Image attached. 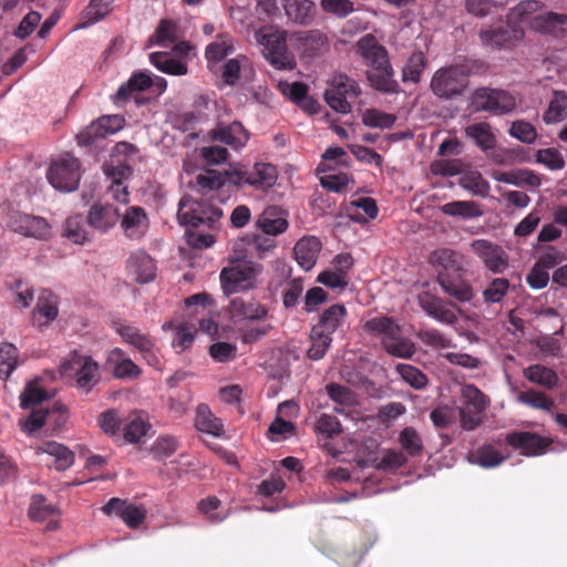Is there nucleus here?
<instances>
[{
	"label": "nucleus",
	"instance_id": "obj_1",
	"mask_svg": "<svg viewBox=\"0 0 567 567\" xmlns=\"http://www.w3.org/2000/svg\"><path fill=\"white\" fill-rule=\"evenodd\" d=\"M357 51L368 65L367 75L371 85L385 93L398 91V82L393 79L388 51L378 40L367 34L357 42Z\"/></svg>",
	"mask_w": 567,
	"mask_h": 567
},
{
	"label": "nucleus",
	"instance_id": "obj_2",
	"mask_svg": "<svg viewBox=\"0 0 567 567\" xmlns=\"http://www.w3.org/2000/svg\"><path fill=\"white\" fill-rule=\"evenodd\" d=\"M470 69L465 64L440 68L431 79L430 89L441 100L461 96L468 86Z\"/></svg>",
	"mask_w": 567,
	"mask_h": 567
},
{
	"label": "nucleus",
	"instance_id": "obj_3",
	"mask_svg": "<svg viewBox=\"0 0 567 567\" xmlns=\"http://www.w3.org/2000/svg\"><path fill=\"white\" fill-rule=\"evenodd\" d=\"M487 396L474 384H464L460 392L457 412L460 426L464 431H474L484 422V413L488 406Z\"/></svg>",
	"mask_w": 567,
	"mask_h": 567
},
{
	"label": "nucleus",
	"instance_id": "obj_4",
	"mask_svg": "<svg viewBox=\"0 0 567 567\" xmlns=\"http://www.w3.org/2000/svg\"><path fill=\"white\" fill-rule=\"evenodd\" d=\"M223 216V210L204 200L183 197L179 202L177 218L181 225L199 228H214Z\"/></svg>",
	"mask_w": 567,
	"mask_h": 567
},
{
	"label": "nucleus",
	"instance_id": "obj_5",
	"mask_svg": "<svg viewBox=\"0 0 567 567\" xmlns=\"http://www.w3.org/2000/svg\"><path fill=\"white\" fill-rule=\"evenodd\" d=\"M471 104L478 112H488L494 115L512 113L517 107L514 95L508 91L492 87H478L471 96Z\"/></svg>",
	"mask_w": 567,
	"mask_h": 567
},
{
	"label": "nucleus",
	"instance_id": "obj_6",
	"mask_svg": "<svg viewBox=\"0 0 567 567\" xmlns=\"http://www.w3.org/2000/svg\"><path fill=\"white\" fill-rule=\"evenodd\" d=\"M80 162L69 153L55 159L48 172L50 184L61 192H73L80 183Z\"/></svg>",
	"mask_w": 567,
	"mask_h": 567
},
{
	"label": "nucleus",
	"instance_id": "obj_7",
	"mask_svg": "<svg viewBox=\"0 0 567 567\" xmlns=\"http://www.w3.org/2000/svg\"><path fill=\"white\" fill-rule=\"evenodd\" d=\"M259 271V267L250 261L224 268L219 276L224 293L230 296L254 288Z\"/></svg>",
	"mask_w": 567,
	"mask_h": 567
},
{
	"label": "nucleus",
	"instance_id": "obj_8",
	"mask_svg": "<svg viewBox=\"0 0 567 567\" xmlns=\"http://www.w3.org/2000/svg\"><path fill=\"white\" fill-rule=\"evenodd\" d=\"M361 93L359 84L346 74H338L330 81L324 92L327 104L337 113L348 114L351 104L348 97H357Z\"/></svg>",
	"mask_w": 567,
	"mask_h": 567
},
{
	"label": "nucleus",
	"instance_id": "obj_9",
	"mask_svg": "<svg viewBox=\"0 0 567 567\" xmlns=\"http://www.w3.org/2000/svg\"><path fill=\"white\" fill-rule=\"evenodd\" d=\"M264 55L272 66L279 70H292L296 68V59L287 49V35L285 32H272L262 35Z\"/></svg>",
	"mask_w": 567,
	"mask_h": 567
},
{
	"label": "nucleus",
	"instance_id": "obj_10",
	"mask_svg": "<svg viewBox=\"0 0 567 567\" xmlns=\"http://www.w3.org/2000/svg\"><path fill=\"white\" fill-rule=\"evenodd\" d=\"M470 247L493 274H503L509 267V256L502 246L487 239H475Z\"/></svg>",
	"mask_w": 567,
	"mask_h": 567
},
{
	"label": "nucleus",
	"instance_id": "obj_11",
	"mask_svg": "<svg viewBox=\"0 0 567 567\" xmlns=\"http://www.w3.org/2000/svg\"><path fill=\"white\" fill-rule=\"evenodd\" d=\"M524 38V30L517 24L497 28H485L478 31V39L483 47L491 50H505L513 47Z\"/></svg>",
	"mask_w": 567,
	"mask_h": 567
},
{
	"label": "nucleus",
	"instance_id": "obj_12",
	"mask_svg": "<svg viewBox=\"0 0 567 567\" xmlns=\"http://www.w3.org/2000/svg\"><path fill=\"white\" fill-rule=\"evenodd\" d=\"M8 227L25 237L45 239L50 236V225L40 216H32L20 212L9 215Z\"/></svg>",
	"mask_w": 567,
	"mask_h": 567
},
{
	"label": "nucleus",
	"instance_id": "obj_13",
	"mask_svg": "<svg viewBox=\"0 0 567 567\" xmlns=\"http://www.w3.org/2000/svg\"><path fill=\"white\" fill-rule=\"evenodd\" d=\"M228 312L230 320L235 324H247L249 322H262L268 317L266 306L254 299L234 298L229 306Z\"/></svg>",
	"mask_w": 567,
	"mask_h": 567
},
{
	"label": "nucleus",
	"instance_id": "obj_14",
	"mask_svg": "<svg viewBox=\"0 0 567 567\" xmlns=\"http://www.w3.org/2000/svg\"><path fill=\"white\" fill-rule=\"evenodd\" d=\"M123 125L124 118L120 115L102 116L76 135L78 143L83 146L91 145L96 140L118 132Z\"/></svg>",
	"mask_w": 567,
	"mask_h": 567
},
{
	"label": "nucleus",
	"instance_id": "obj_15",
	"mask_svg": "<svg viewBox=\"0 0 567 567\" xmlns=\"http://www.w3.org/2000/svg\"><path fill=\"white\" fill-rule=\"evenodd\" d=\"M506 442L525 456H539L546 453L553 440L532 432H513L507 434Z\"/></svg>",
	"mask_w": 567,
	"mask_h": 567
},
{
	"label": "nucleus",
	"instance_id": "obj_16",
	"mask_svg": "<svg viewBox=\"0 0 567 567\" xmlns=\"http://www.w3.org/2000/svg\"><path fill=\"white\" fill-rule=\"evenodd\" d=\"M102 511L109 516L120 517L128 527H138L146 517V509L143 506H136L125 499L117 497L111 498Z\"/></svg>",
	"mask_w": 567,
	"mask_h": 567
},
{
	"label": "nucleus",
	"instance_id": "obj_17",
	"mask_svg": "<svg viewBox=\"0 0 567 567\" xmlns=\"http://www.w3.org/2000/svg\"><path fill=\"white\" fill-rule=\"evenodd\" d=\"M208 135L210 140L221 142L234 150L243 148L249 140V133L238 121L229 124L218 121Z\"/></svg>",
	"mask_w": 567,
	"mask_h": 567
},
{
	"label": "nucleus",
	"instance_id": "obj_18",
	"mask_svg": "<svg viewBox=\"0 0 567 567\" xmlns=\"http://www.w3.org/2000/svg\"><path fill=\"white\" fill-rule=\"evenodd\" d=\"M35 454H45L50 460L45 463L49 467H54L59 472L70 468L75 460L74 453L65 445L48 441L35 447Z\"/></svg>",
	"mask_w": 567,
	"mask_h": 567
},
{
	"label": "nucleus",
	"instance_id": "obj_19",
	"mask_svg": "<svg viewBox=\"0 0 567 567\" xmlns=\"http://www.w3.org/2000/svg\"><path fill=\"white\" fill-rule=\"evenodd\" d=\"M120 217L118 207L109 203H96L87 213V224L101 233H106L117 224Z\"/></svg>",
	"mask_w": 567,
	"mask_h": 567
},
{
	"label": "nucleus",
	"instance_id": "obj_20",
	"mask_svg": "<svg viewBox=\"0 0 567 567\" xmlns=\"http://www.w3.org/2000/svg\"><path fill=\"white\" fill-rule=\"evenodd\" d=\"M530 28L544 34L561 37L567 33V14L547 11L532 18Z\"/></svg>",
	"mask_w": 567,
	"mask_h": 567
},
{
	"label": "nucleus",
	"instance_id": "obj_21",
	"mask_svg": "<svg viewBox=\"0 0 567 567\" xmlns=\"http://www.w3.org/2000/svg\"><path fill=\"white\" fill-rule=\"evenodd\" d=\"M121 228L131 239H140L148 228V218L144 208L131 206L121 213Z\"/></svg>",
	"mask_w": 567,
	"mask_h": 567
},
{
	"label": "nucleus",
	"instance_id": "obj_22",
	"mask_svg": "<svg viewBox=\"0 0 567 567\" xmlns=\"http://www.w3.org/2000/svg\"><path fill=\"white\" fill-rule=\"evenodd\" d=\"M58 316V297L49 290H43L39 295L35 307L32 311L33 324H38V327L48 326L53 322Z\"/></svg>",
	"mask_w": 567,
	"mask_h": 567
},
{
	"label": "nucleus",
	"instance_id": "obj_23",
	"mask_svg": "<svg viewBox=\"0 0 567 567\" xmlns=\"http://www.w3.org/2000/svg\"><path fill=\"white\" fill-rule=\"evenodd\" d=\"M417 303L427 316L442 323L453 324L457 321L456 315L446 307L443 300L430 292L420 293L417 296Z\"/></svg>",
	"mask_w": 567,
	"mask_h": 567
},
{
	"label": "nucleus",
	"instance_id": "obj_24",
	"mask_svg": "<svg viewBox=\"0 0 567 567\" xmlns=\"http://www.w3.org/2000/svg\"><path fill=\"white\" fill-rule=\"evenodd\" d=\"M320 250L321 243L317 237H303L293 248L296 261L303 270L309 271L316 265Z\"/></svg>",
	"mask_w": 567,
	"mask_h": 567
},
{
	"label": "nucleus",
	"instance_id": "obj_25",
	"mask_svg": "<svg viewBox=\"0 0 567 567\" xmlns=\"http://www.w3.org/2000/svg\"><path fill=\"white\" fill-rule=\"evenodd\" d=\"M127 267L134 279L140 284H148L155 279V262L144 251L132 255L127 261Z\"/></svg>",
	"mask_w": 567,
	"mask_h": 567
},
{
	"label": "nucleus",
	"instance_id": "obj_26",
	"mask_svg": "<svg viewBox=\"0 0 567 567\" xmlns=\"http://www.w3.org/2000/svg\"><path fill=\"white\" fill-rule=\"evenodd\" d=\"M287 18L297 24H309L316 16V6L311 0H284Z\"/></svg>",
	"mask_w": 567,
	"mask_h": 567
},
{
	"label": "nucleus",
	"instance_id": "obj_27",
	"mask_svg": "<svg viewBox=\"0 0 567 567\" xmlns=\"http://www.w3.org/2000/svg\"><path fill=\"white\" fill-rule=\"evenodd\" d=\"M465 136L474 142V144L482 151H489L495 148L497 138L492 126L487 122H478L467 125L464 128Z\"/></svg>",
	"mask_w": 567,
	"mask_h": 567
},
{
	"label": "nucleus",
	"instance_id": "obj_28",
	"mask_svg": "<svg viewBox=\"0 0 567 567\" xmlns=\"http://www.w3.org/2000/svg\"><path fill=\"white\" fill-rule=\"evenodd\" d=\"M363 330L370 334L380 337L381 344L383 346L401 330V327L393 318L380 316L365 321Z\"/></svg>",
	"mask_w": 567,
	"mask_h": 567
},
{
	"label": "nucleus",
	"instance_id": "obj_29",
	"mask_svg": "<svg viewBox=\"0 0 567 567\" xmlns=\"http://www.w3.org/2000/svg\"><path fill=\"white\" fill-rule=\"evenodd\" d=\"M114 328L125 342L136 348L141 353H147L154 357V342L148 336L142 333L138 329L124 323H116Z\"/></svg>",
	"mask_w": 567,
	"mask_h": 567
},
{
	"label": "nucleus",
	"instance_id": "obj_30",
	"mask_svg": "<svg viewBox=\"0 0 567 567\" xmlns=\"http://www.w3.org/2000/svg\"><path fill=\"white\" fill-rule=\"evenodd\" d=\"M249 171L250 186L266 190L271 188L278 178L277 168L271 164L256 163Z\"/></svg>",
	"mask_w": 567,
	"mask_h": 567
},
{
	"label": "nucleus",
	"instance_id": "obj_31",
	"mask_svg": "<svg viewBox=\"0 0 567 567\" xmlns=\"http://www.w3.org/2000/svg\"><path fill=\"white\" fill-rule=\"evenodd\" d=\"M112 2L113 0H91L82 12L75 30L85 29L103 20L111 12Z\"/></svg>",
	"mask_w": 567,
	"mask_h": 567
},
{
	"label": "nucleus",
	"instance_id": "obj_32",
	"mask_svg": "<svg viewBox=\"0 0 567 567\" xmlns=\"http://www.w3.org/2000/svg\"><path fill=\"white\" fill-rule=\"evenodd\" d=\"M346 313L343 305H333L321 313L319 322L313 328L331 337L343 323Z\"/></svg>",
	"mask_w": 567,
	"mask_h": 567
},
{
	"label": "nucleus",
	"instance_id": "obj_33",
	"mask_svg": "<svg viewBox=\"0 0 567 567\" xmlns=\"http://www.w3.org/2000/svg\"><path fill=\"white\" fill-rule=\"evenodd\" d=\"M258 226L269 235H279L288 228V221L284 213L276 207H269L260 215Z\"/></svg>",
	"mask_w": 567,
	"mask_h": 567
},
{
	"label": "nucleus",
	"instance_id": "obj_34",
	"mask_svg": "<svg viewBox=\"0 0 567 567\" xmlns=\"http://www.w3.org/2000/svg\"><path fill=\"white\" fill-rule=\"evenodd\" d=\"M429 262L435 267H441L443 270H462L464 257L453 249L440 248L430 254Z\"/></svg>",
	"mask_w": 567,
	"mask_h": 567
},
{
	"label": "nucleus",
	"instance_id": "obj_35",
	"mask_svg": "<svg viewBox=\"0 0 567 567\" xmlns=\"http://www.w3.org/2000/svg\"><path fill=\"white\" fill-rule=\"evenodd\" d=\"M437 282L445 293L455 298L457 301L465 302L473 298L472 288L467 284L460 280H452L444 271L437 274Z\"/></svg>",
	"mask_w": 567,
	"mask_h": 567
},
{
	"label": "nucleus",
	"instance_id": "obj_36",
	"mask_svg": "<svg viewBox=\"0 0 567 567\" xmlns=\"http://www.w3.org/2000/svg\"><path fill=\"white\" fill-rule=\"evenodd\" d=\"M567 116V92L555 90L549 101L548 107L543 114V121L546 124H555Z\"/></svg>",
	"mask_w": 567,
	"mask_h": 567
},
{
	"label": "nucleus",
	"instance_id": "obj_37",
	"mask_svg": "<svg viewBox=\"0 0 567 567\" xmlns=\"http://www.w3.org/2000/svg\"><path fill=\"white\" fill-rule=\"evenodd\" d=\"M460 186L473 194L474 196L487 197L489 194V184L486 179L483 178L482 174L478 171L470 169L465 171L461 174Z\"/></svg>",
	"mask_w": 567,
	"mask_h": 567
},
{
	"label": "nucleus",
	"instance_id": "obj_38",
	"mask_svg": "<svg viewBox=\"0 0 567 567\" xmlns=\"http://www.w3.org/2000/svg\"><path fill=\"white\" fill-rule=\"evenodd\" d=\"M196 427L204 433L220 436L223 434V423L217 419L206 404H199L196 410Z\"/></svg>",
	"mask_w": 567,
	"mask_h": 567
},
{
	"label": "nucleus",
	"instance_id": "obj_39",
	"mask_svg": "<svg viewBox=\"0 0 567 567\" xmlns=\"http://www.w3.org/2000/svg\"><path fill=\"white\" fill-rule=\"evenodd\" d=\"M150 61L156 69L171 75H185L188 71L185 62L172 58L167 52H153Z\"/></svg>",
	"mask_w": 567,
	"mask_h": 567
},
{
	"label": "nucleus",
	"instance_id": "obj_40",
	"mask_svg": "<svg viewBox=\"0 0 567 567\" xmlns=\"http://www.w3.org/2000/svg\"><path fill=\"white\" fill-rule=\"evenodd\" d=\"M441 210L447 216L462 217L465 219L477 218L483 215L480 205L473 200L450 202L444 204Z\"/></svg>",
	"mask_w": 567,
	"mask_h": 567
},
{
	"label": "nucleus",
	"instance_id": "obj_41",
	"mask_svg": "<svg viewBox=\"0 0 567 567\" xmlns=\"http://www.w3.org/2000/svg\"><path fill=\"white\" fill-rule=\"evenodd\" d=\"M382 348L392 357L410 359L415 353V344L402 334V329L395 333Z\"/></svg>",
	"mask_w": 567,
	"mask_h": 567
},
{
	"label": "nucleus",
	"instance_id": "obj_42",
	"mask_svg": "<svg viewBox=\"0 0 567 567\" xmlns=\"http://www.w3.org/2000/svg\"><path fill=\"white\" fill-rule=\"evenodd\" d=\"M225 184L226 177L224 173L216 169H207L195 177L194 187L202 195H207L213 190L221 188Z\"/></svg>",
	"mask_w": 567,
	"mask_h": 567
},
{
	"label": "nucleus",
	"instance_id": "obj_43",
	"mask_svg": "<svg viewBox=\"0 0 567 567\" xmlns=\"http://www.w3.org/2000/svg\"><path fill=\"white\" fill-rule=\"evenodd\" d=\"M73 381L79 390L89 393L100 381L99 364L89 357Z\"/></svg>",
	"mask_w": 567,
	"mask_h": 567
},
{
	"label": "nucleus",
	"instance_id": "obj_44",
	"mask_svg": "<svg viewBox=\"0 0 567 567\" xmlns=\"http://www.w3.org/2000/svg\"><path fill=\"white\" fill-rule=\"evenodd\" d=\"M524 377L536 384L554 389L558 383L557 374L549 368L540 364L529 365L524 370Z\"/></svg>",
	"mask_w": 567,
	"mask_h": 567
},
{
	"label": "nucleus",
	"instance_id": "obj_45",
	"mask_svg": "<svg viewBox=\"0 0 567 567\" xmlns=\"http://www.w3.org/2000/svg\"><path fill=\"white\" fill-rule=\"evenodd\" d=\"M504 460L505 457L492 445H483L468 454L470 463L485 468L498 466Z\"/></svg>",
	"mask_w": 567,
	"mask_h": 567
},
{
	"label": "nucleus",
	"instance_id": "obj_46",
	"mask_svg": "<svg viewBox=\"0 0 567 567\" xmlns=\"http://www.w3.org/2000/svg\"><path fill=\"white\" fill-rule=\"evenodd\" d=\"M150 429L151 424L145 421L142 414H131L123 427L124 437L130 443H137Z\"/></svg>",
	"mask_w": 567,
	"mask_h": 567
},
{
	"label": "nucleus",
	"instance_id": "obj_47",
	"mask_svg": "<svg viewBox=\"0 0 567 567\" xmlns=\"http://www.w3.org/2000/svg\"><path fill=\"white\" fill-rule=\"evenodd\" d=\"M177 38V24L172 20H161L155 32L148 40V47L157 44L161 47H168L169 44L176 43Z\"/></svg>",
	"mask_w": 567,
	"mask_h": 567
},
{
	"label": "nucleus",
	"instance_id": "obj_48",
	"mask_svg": "<svg viewBox=\"0 0 567 567\" xmlns=\"http://www.w3.org/2000/svg\"><path fill=\"white\" fill-rule=\"evenodd\" d=\"M326 391L329 398L334 401L340 408H334L337 413H343L344 408L353 406L358 403L357 396L349 388L338 384L330 383L326 386Z\"/></svg>",
	"mask_w": 567,
	"mask_h": 567
},
{
	"label": "nucleus",
	"instance_id": "obj_49",
	"mask_svg": "<svg viewBox=\"0 0 567 567\" xmlns=\"http://www.w3.org/2000/svg\"><path fill=\"white\" fill-rule=\"evenodd\" d=\"M152 79L147 73L138 72L134 73L126 83H123L115 95L118 101H125L128 99L132 92L145 91L151 87Z\"/></svg>",
	"mask_w": 567,
	"mask_h": 567
},
{
	"label": "nucleus",
	"instance_id": "obj_50",
	"mask_svg": "<svg viewBox=\"0 0 567 567\" xmlns=\"http://www.w3.org/2000/svg\"><path fill=\"white\" fill-rule=\"evenodd\" d=\"M517 401L533 409L544 410L547 412L551 411L555 405L553 399L548 398L545 393L534 389L519 392L517 395Z\"/></svg>",
	"mask_w": 567,
	"mask_h": 567
},
{
	"label": "nucleus",
	"instance_id": "obj_51",
	"mask_svg": "<svg viewBox=\"0 0 567 567\" xmlns=\"http://www.w3.org/2000/svg\"><path fill=\"white\" fill-rule=\"evenodd\" d=\"M63 236L74 244L84 245L90 241L86 230L83 227L81 215L69 217L64 223Z\"/></svg>",
	"mask_w": 567,
	"mask_h": 567
},
{
	"label": "nucleus",
	"instance_id": "obj_52",
	"mask_svg": "<svg viewBox=\"0 0 567 567\" xmlns=\"http://www.w3.org/2000/svg\"><path fill=\"white\" fill-rule=\"evenodd\" d=\"M233 51V39L228 34H220L217 41L207 45L205 56L208 61L219 62Z\"/></svg>",
	"mask_w": 567,
	"mask_h": 567
},
{
	"label": "nucleus",
	"instance_id": "obj_53",
	"mask_svg": "<svg viewBox=\"0 0 567 567\" xmlns=\"http://www.w3.org/2000/svg\"><path fill=\"white\" fill-rule=\"evenodd\" d=\"M58 508L48 503L45 497L42 495L32 496L30 506H29V516L32 520L43 522L54 515H56Z\"/></svg>",
	"mask_w": 567,
	"mask_h": 567
},
{
	"label": "nucleus",
	"instance_id": "obj_54",
	"mask_svg": "<svg viewBox=\"0 0 567 567\" xmlns=\"http://www.w3.org/2000/svg\"><path fill=\"white\" fill-rule=\"evenodd\" d=\"M311 347L307 351L310 360H320L326 355L327 350L330 348L332 338L324 332L312 328L310 333Z\"/></svg>",
	"mask_w": 567,
	"mask_h": 567
},
{
	"label": "nucleus",
	"instance_id": "obj_55",
	"mask_svg": "<svg viewBox=\"0 0 567 567\" xmlns=\"http://www.w3.org/2000/svg\"><path fill=\"white\" fill-rule=\"evenodd\" d=\"M425 64L426 59L424 53L421 51L413 52L403 69V81L417 83L425 69Z\"/></svg>",
	"mask_w": 567,
	"mask_h": 567
},
{
	"label": "nucleus",
	"instance_id": "obj_56",
	"mask_svg": "<svg viewBox=\"0 0 567 567\" xmlns=\"http://www.w3.org/2000/svg\"><path fill=\"white\" fill-rule=\"evenodd\" d=\"M544 8V3L538 0H524L512 8L507 14L509 22L517 23L528 19L534 13L540 11Z\"/></svg>",
	"mask_w": 567,
	"mask_h": 567
},
{
	"label": "nucleus",
	"instance_id": "obj_57",
	"mask_svg": "<svg viewBox=\"0 0 567 567\" xmlns=\"http://www.w3.org/2000/svg\"><path fill=\"white\" fill-rule=\"evenodd\" d=\"M395 370L400 377L415 390H422L427 384V377L421 370L411 364L399 363L396 364Z\"/></svg>",
	"mask_w": 567,
	"mask_h": 567
},
{
	"label": "nucleus",
	"instance_id": "obj_58",
	"mask_svg": "<svg viewBox=\"0 0 567 567\" xmlns=\"http://www.w3.org/2000/svg\"><path fill=\"white\" fill-rule=\"evenodd\" d=\"M396 116L384 113L375 109H369L363 113L362 122L365 126L378 128H391L395 123Z\"/></svg>",
	"mask_w": 567,
	"mask_h": 567
},
{
	"label": "nucleus",
	"instance_id": "obj_59",
	"mask_svg": "<svg viewBox=\"0 0 567 567\" xmlns=\"http://www.w3.org/2000/svg\"><path fill=\"white\" fill-rule=\"evenodd\" d=\"M87 359L89 357H84L78 351H73L59 368L61 378L65 381H73L78 375L79 370L83 367Z\"/></svg>",
	"mask_w": 567,
	"mask_h": 567
},
{
	"label": "nucleus",
	"instance_id": "obj_60",
	"mask_svg": "<svg viewBox=\"0 0 567 567\" xmlns=\"http://www.w3.org/2000/svg\"><path fill=\"white\" fill-rule=\"evenodd\" d=\"M66 409L63 404H54L52 411L49 410H37L33 411L29 417V420L24 424V431L34 432L42 427L47 420L51 417L55 412H59L61 415L65 413Z\"/></svg>",
	"mask_w": 567,
	"mask_h": 567
},
{
	"label": "nucleus",
	"instance_id": "obj_61",
	"mask_svg": "<svg viewBox=\"0 0 567 567\" xmlns=\"http://www.w3.org/2000/svg\"><path fill=\"white\" fill-rule=\"evenodd\" d=\"M401 447L411 456L419 455L423 450L420 434L413 427H405L399 436Z\"/></svg>",
	"mask_w": 567,
	"mask_h": 567
},
{
	"label": "nucleus",
	"instance_id": "obj_62",
	"mask_svg": "<svg viewBox=\"0 0 567 567\" xmlns=\"http://www.w3.org/2000/svg\"><path fill=\"white\" fill-rule=\"evenodd\" d=\"M49 398L48 392L39 388L35 381L29 382L20 394V405L28 409L34 404L41 403Z\"/></svg>",
	"mask_w": 567,
	"mask_h": 567
},
{
	"label": "nucleus",
	"instance_id": "obj_63",
	"mask_svg": "<svg viewBox=\"0 0 567 567\" xmlns=\"http://www.w3.org/2000/svg\"><path fill=\"white\" fill-rule=\"evenodd\" d=\"M406 463V457L398 451L386 450L383 455L375 460L374 467L380 471L396 470Z\"/></svg>",
	"mask_w": 567,
	"mask_h": 567
},
{
	"label": "nucleus",
	"instance_id": "obj_64",
	"mask_svg": "<svg viewBox=\"0 0 567 567\" xmlns=\"http://www.w3.org/2000/svg\"><path fill=\"white\" fill-rule=\"evenodd\" d=\"M509 135L522 143L532 144L537 137V132L530 123L515 121L509 128Z\"/></svg>",
	"mask_w": 567,
	"mask_h": 567
}]
</instances>
